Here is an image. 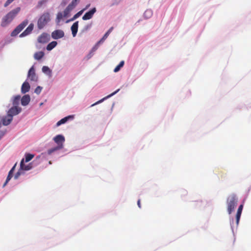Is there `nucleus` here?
Returning a JSON list of instances; mask_svg holds the SVG:
<instances>
[{
  "mask_svg": "<svg viewBox=\"0 0 251 251\" xmlns=\"http://www.w3.org/2000/svg\"><path fill=\"white\" fill-rule=\"evenodd\" d=\"M50 14L49 12H44L39 18L37 27L39 29H42L50 21Z\"/></svg>",
  "mask_w": 251,
  "mask_h": 251,
  "instance_id": "7ed1b4c3",
  "label": "nucleus"
},
{
  "mask_svg": "<svg viewBox=\"0 0 251 251\" xmlns=\"http://www.w3.org/2000/svg\"><path fill=\"white\" fill-rule=\"evenodd\" d=\"M57 149H60L59 148H58V147L54 149L49 150L48 151V153L49 154H50L52 152H53L54 151H56Z\"/></svg>",
  "mask_w": 251,
  "mask_h": 251,
  "instance_id": "2f4dec72",
  "label": "nucleus"
},
{
  "mask_svg": "<svg viewBox=\"0 0 251 251\" xmlns=\"http://www.w3.org/2000/svg\"><path fill=\"white\" fill-rule=\"evenodd\" d=\"M34 156V154L30 153H26L25 154V161L26 162L30 161Z\"/></svg>",
  "mask_w": 251,
  "mask_h": 251,
  "instance_id": "393cba45",
  "label": "nucleus"
},
{
  "mask_svg": "<svg viewBox=\"0 0 251 251\" xmlns=\"http://www.w3.org/2000/svg\"><path fill=\"white\" fill-rule=\"evenodd\" d=\"M70 13L69 11H67V9H65L64 11V17H67L68 14Z\"/></svg>",
  "mask_w": 251,
  "mask_h": 251,
  "instance_id": "72a5a7b5",
  "label": "nucleus"
},
{
  "mask_svg": "<svg viewBox=\"0 0 251 251\" xmlns=\"http://www.w3.org/2000/svg\"><path fill=\"white\" fill-rule=\"evenodd\" d=\"M21 100V97L19 95L13 97V100H12V104L14 106H18L20 101Z\"/></svg>",
  "mask_w": 251,
  "mask_h": 251,
  "instance_id": "aec40b11",
  "label": "nucleus"
},
{
  "mask_svg": "<svg viewBox=\"0 0 251 251\" xmlns=\"http://www.w3.org/2000/svg\"><path fill=\"white\" fill-rule=\"evenodd\" d=\"M137 204H138V206L139 208H141V202H140V200H138V201H137Z\"/></svg>",
  "mask_w": 251,
  "mask_h": 251,
  "instance_id": "c9c22d12",
  "label": "nucleus"
},
{
  "mask_svg": "<svg viewBox=\"0 0 251 251\" xmlns=\"http://www.w3.org/2000/svg\"><path fill=\"white\" fill-rule=\"evenodd\" d=\"M42 71L43 72H44V73H46V74H48L49 73V74H51V71L50 70V68L47 67V66H43L42 67Z\"/></svg>",
  "mask_w": 251,
  "mask_h": 251,
  "instance_id": "bb28decb",
  "label": "nucleus"
},
{
  "mask_svg": "<svg viewBox=\"0 0 251 251\" xmlns=\"http://www.w3.org/2000/svg\"><path fill=\"white\" fill-rule=\"evenodd\" d=\"M79 0H76V2H77V1H79Z\"/></svg>",
  "mask_w": 251,
  "mask_h": 251,
  "instance_id": "58836bf2",
  "label": "nucleus"
},
{
  "mask_svg": "<svg viewBox=\"0 0 251 251\" xmlns=\"http://www.w3.org/2000/svg\"><path fill=\"white\" fill-rule=\"evenodd\" d=\"M74 7H75L77 4L76 0H73L71 3Z\"/></svg>",
  "mask_w": 251,
  "mask_h": 251,
  "instance_id": "f704fd0d",
  "label": "nucleus"
},
{
  "mask_svg": "<svg viewBox=\"0 0 251 251\" xmlns=\"http://www.w3.org/2000/svg\"><path fill=\"white\" fill-rule=\"evenodd\" d=\"M32 166L31 163L26 165L24 164V159L23 158L20 163V170L22 171H28L32 168Z\"/></svg>",
  "mask_w": 251,
  "mask_h": 251,
  "instance_id": "f8f14e48",
  "label": "nucleus"
},
{
  "mask_svg": "<svg viewBox=\"0 0 251 251\" xmlns=\"http://www.w3.org/2000/svg\"><path fill=\"white\" fill-rule=\"evenodd\" d=\"M16 164L14 165V166L12 168V169L10 170V171L8 173V176L7 177V178L6 179V181L5 183L3 185V187H5L7 183L8 182V181L11 179L13 176V173L15 170V167H16Z\"/></svg>",
  "mask_w": 251,
  "mask_h": 251,
  "instance_id": "2eb2a0df",
  "label": "nucleus"
},
{
  "mask_svg": "<svg viewBox=\"0 0 251 251\" xmlns=\"http://www.w3.org/2000/svg\"><path fill=\"white\" fill-rule=\"evenodd\" d=\"M22 109L19 106H13L8 111L7 114L13 118L14 116L18 115L21 112Z\"/></svg>",
  "mask_w": 251,
  "mask_h": 251,
  "instance_id": "423d86ee",
  "label": "nucleus"
},
{
  "mask_svg": "<svg viewBox=\"0 0 251 251\" xmlns=\"http://www.w3.org/2000/svg\"><path fill=\"white\" fill-rule=\"evenodd\" d=\"M21 11V8L17 7L7 13L1 19L0 25L6 27L9 25Z\"/></svg>",
  "mask_w": 251,
  "mask_h": 251,
  "instance_id": "f257e3e1",
  "label": "nucleus"
},
{
  "mask_svg": "<svg viewBox=\"0 0 251 251\" xmlns=\"http://www.w3.org/2000/svg\"><path fill=\"white\" fill-rule=\"evenodd\" d=\"M64 17V15L61 12H59L57 14V18L58 19H61Z\"/></svg>",
  "mask_w": 251,
  "mask_h": 251,
  "instance_id": "473e14b6",
  "label": "nucleus"
},
{
  "mask_svg": "<svg viewBox=\"0 0 251 251\" xmlns=\"http://www.w3.org/2000/svg\"><path fill=\"white\" fill-rule=\"evenodd\" d=\"M149 13L150 14L151 13V11H148V10H147L145 13V15L147 14V13Z\"/></svg>",
  "mask_w": 251,
  "mask_h": 251,
  "instance_id": "e433bc0d",
  "label": "nucleus"
},
{
  "mask_svg": "<svg viewBox=\"0 0 251 251\" xmlns=\"http://www.w3.org/2000/svg\"><path fill=\"white\" fill-rule=\"evenodd\" d=\"M64 36V32L62 30H55L51 33V37L54 39H58Z\"/></svg>",
  "mask_w": 251,
  "mask_h": 251,
  "instance_id": "6e6552de",
  "label": "nucleus"
},
{
  "mask_svg": "<svg viewBox=\"0 0 251 251\" xmlns=\"http://www.w3.org/2000/svg\"><path fill=\"white\" fill-rule=\"evenodd\" d=\"M119 91V89H118L117 90H116V91H115L114 92L111 93V94L109 95L108 96H107L106 97L100 100L99 101L96 102V103L93 104L92 105H91V106H93L101 102H102L104 100L106 99V98H110L111 97V96H113L114 95H115V94H116L118 91Z\"/></svg>",
  "mask_w": 251,
  "mask_h": 251,
  "instance_id": "b1692460",
  "label": "nucleus"
},
{
  "mask_svg": "<svg viewBox=\"0 0 251 251\" xmlns=\"http://www.w3.org/2000/svg\"><path fill=\"white\" fill-rule=\"evenodd\" d=\"M243 208V204L240 205L238 208V210H237V213L236 214V222L237 225H238L239 224Z\"/></svg>",
  "mask_w": 251,
  "mask_h": 251,
  "instance_id": "ddd939ff",
  "label": "nucleus"
},
{
  "mask_svg": "<svg viewBox=\"0 0 251 251\" xmlns=\"http://www.w3.org/2000/svg\"><path fill=\"white\" fill-rule=\"evenodd\" d=\"M113 29V27H110L109 29V30L104 34V35H103L102 38L99 41V42L98 43L99 44V43L103 42L107 38V37L109 36V34L112 32Z\"/></svg>",
  "mask_w": 251,
  "mask_h": 251,
  "instance_id": "412c9836",
  "label": "nucleus"
},
{
  "mask_svg": "<svg viewBox=\"0 0 251 251\" xmlns=\"http://www.w3.org/2000/svg\"><path fill=\"white\" fill-rule=\"evenodd\" d=\"M73 118V117L72 116H68L67 117H66L61 119L60 121H59L56 123V126H59L61 125L65 124V123H66L68 121V120L69 119H72Z\"/></svg>",
  "mask_w": 251,
  "mask_h": 251,
  "instance_id": "6ab92c4d",
  "label": "nucleus"
},
{
  "mask_svg": "<svg viewBox=\"0 0 251 251\" xmlns=\"http://www.w3.org/2000/svg\"><path fill=\"white\" fill-rule=\"evenodd\" d=\"M44 55V53L43 51H39L35 53L34 55V57L36 60L41 59Z\"/></svg>",
  "mask_w": 251,
  "mask_h": 251,
  "instance_id": "5701e85b",
  "label": "nucleus"
},
{
  "mask_svg": "<svg viewBox=\"0 0 251 251\" xmlns=\"http://www.w3.org/2000/svg\"><path fill=\"white\" fill-rule=\"evenodd\" d=\"M30 88L29 84L27 82H24L21 88L22 93L23 94L26 93L29 91Z\"/></svg>",
  "mask_w": 251,
  "mask_h": 251,
  "instance_id": "dca6fc26",
  "label": "nucleus"
},
{
  "mask_svg": "<svg viewBox=\"0 0 251 251\" xmlns=\"http://www.w3.org/2000/svg\"><path fill=\"white\" fill-rule=\"evenodd\" d=\"M96 12V8H93L89 11L86 12L82 17L83 20H88L91 19L94 14Z\"/></svg>",
  "mask_w": 251,
  "mask_h": 251,
  "instance_id": "9b49d317",
  "label": "nucleus"
},
{
  "mask_svg": "<svg viewBox=\"0 0 251 251\" xmlns=\"http://www.w3.org/2000/svg\"><path fill=\"white\" fill-rule=\"evenodd\" d=\"M75 7L73 6L71 3H70L68 6L66 7L67 11H69L70 12L74 9Z\"/></svg>",
  "mask_w": 251,
  "mask_h": 251,
  "instance_id": "7c9ffc66",
  "label": "nucleus"
},
{
  "mask_svg": "<svg viewBox=\"0 0 251 251\" xmlns=\"http://www.w3.org/2000/svg\"><path fill=\"white\" fill-rule=\"evenodd\" d=\"M90 4H88V5L86 6L85 8H84V9H85V10H86V9H87V8L90 6Z\"/></svg>",
  "mask_w": 251,
  "mask_h": 251,
  "instance_id": "4c0bfd02",
  "label": "nucleus"
},
{
  "mask_svg": "<svg viewBox=\"0 0 251 251\" xmlns=\"http://www.w3.org/2000/svg\"><path fill=\"white\" fill-rule=\"evenodd\" d=\"M238 199L236 195L232 194L229 195L226 200L227 210L229 214H230L234 210L237 205Z\"/></svg>",
  "mask_w": 251,
  "mask_h": 251,
  "instance_id": "f03ea898",
  "label": "nucleus"
},
{
  "mask_svg": "<svg viewBox=\"0 0 251 251\" xmlns=\"http://www.w3.org/2000/svg\"><path fill=\"white\" fill-rule=\"evenodd\" d=\"M1 120L3 125L7 126L10 124L13 118L7 114L6 116L3 117Z\"/></svg>",
  "mask_w": 251,
  "mask_h": 251,
  "instance_id": "4468645a",
  "label": "nucleus"
},
{
  "mask_svg": "<svg viewBox=\"0 0 251 251\" xmlns=\"http://www.w3.org/2000/svg\"><path fill=\"white\" fill-rule=\"evenodd\" d=\"M54 141L57 144L58 148L62 149L65 141V138L62 135H57L53 138Z\"/></svg>",
  "mask_w": 251,
  "mask_h": 251,
  "instance_id": "39448f33",
  "label": "nucleus"
},
{
  "mask_svg": "<svg viewBox=\"0 0 251 251\" xmlns=\"http://www.w3.org/2000/svg\"><path fill=\"white\" fill-rule=\"evenodd\" d=\"M21 100L22 104L23 106H26L29 103L30 98L29 95H25L22 97Z\"/></svg>",
  "mask_w": 251,
  "mask_h": 251,
  "instance_id": "f3484780",
  "label": "nucleus"
},
{
  "mask_svg": "<svg viewBox=\"0 0 251 251\" xmlns=\"http://www.w3.org/2000/svg\"><path fill=\"white\" fill-rule=\"evenodd\" d=\"M85 10V9H83L81 10H80V11H79L78 12H77L76 14H75L73 18V20H74V19H75L76 18H77L79 16H80L82 13H83V12Z\"/></svg>",
  "mask_w": 251,
  "mask_h": 251,
  "instance_id": "cd10ccee",
  "label": "nucleus"
},
{
  "mask_svg": "<svg viewBox=\"0 0 251 251\" xmlns=\"http://www.w3.org/2000/svg\"><path fill=\"white\" fill-rule=\"evenodd\" d=\"M50 39V35L46 33H43L38 37V42L40 43H46L48 42Z\"/></svg>",
  "mask_w": 251,
  "mask_h": 251,
  "instance_id": "1a4fd4ad",
  "label": "nucleus"
},
{
  "mask_svg": "<svg viewBox=\"0 0 251 251\" xmlns=\"http://www.w3.org/2000/svg\"><path fill=\"white\" fill-rule=\"evenodd\" d=\"M28 77L31 81H37L38 80V77L35 74V70L33 66H32L28 71Z\"/></svg>",
  "mask_w": 251,
  "mask_h": 251,
  "instance_id": "0eeeda50",
  "label": "nucleus"
},
{
  "mask_svg": "<svg viewBox=\"0 0 251 251\" xmlns=\"http://www.w3.org/2000/svg\"><path fill=\"white\" fill-rule=\"evenodd\" d=\"M21 171H22V170L20 169V170H19V171H18L16 173V174H15V176H14V178H15V179H18V178H19V177L20 176V175H21Z\"/></svg>",
  "mask_w": 251,
  "mask_h": 251,
  "instance_id": "c756f323",
  "label": "nucleus"
},
{
  "mask_svg": "<svg viewBox=\"0 0 251 251\" xmlns=\"http://www.w3.org/2000/svg\"><path fill=\"white\" fill-rule=\"evenodd\" d=\"M42 89V88L41 86H38L35 89L34 92L37 94H39L41 93Z\"/></svg>",
  "mask_w": 251,
  "mask_h": 251,
  "instance_id": "c85d7f7f",
  "label": "nucleus"
},
{
  "mask_svg": "<svg viewBox=\"0 0 251 251\" xmlns=\"http://www.w3.org/2000/svg\"><path fill=\"white\" fill-rule=\"evenodd\" d=\"M28 23V21L27 20H25L24 21H23L11 32V36L12 37H15L17 36L27 25Z\"/></svg>",
  "mask_w": 251,
  "mask_h": 251,
  "instance_id": "20e7f679",
  "label": "nucleus"
},
{
  "mask_svg": "<svg viewBox=\"0 0 251 251\" xmlns=\"http://www.w3.org/2000/svg\"><path fill=\"white\" fill-rule=\"evenodd\" d=\"M124 63H125L124 61H121V62H120L119 64L118 65H117V66L115 67V69H114V72H118V71L120 70L121 68H122V67L124 66Z\"/></svg>",
  "mask_w": 251,
  "mask_h": 251,
  "instance_id": "a878e982",
  "label": "nucleus"
},
{
  "mask_svg": "<svg viewBox=\"0 0 251 251\" xmlns=\"http://www.w3.org/2000/svg\"><path fill=\"white\" fill-rule=\"evenodd\" d=\"M34 28V24L32 23H31L29 24V25L27 26V27L25 30L24 31H23L20 35V37H23L25 36H26L29 34H30L32 31L33 30Z\"/></svg>",
  "mask_w": 251,
  "mask_h": 251,
  "instance_id": "9d476101",
  "label": "nucleus"
},
{
  "mask_svg": "<svg viewBox=\"0 0 251 251\" xmlns=\"http://www.w3.org/2000/svg\"><path fill=\"white\" fill-rule=\"evenodd\" d=\"M78 22L77 21L74 23L71 26V30L73 37L76 36L78 30Z\"/></svg>",
  "mask_w": 251,
  "mask_h": 251,
  "instance_id": "a211bd4d",
  "label": "nucleus"
},
{
  "mask_svg": "<svg viewBox=\"0 0 251 251\" xmlns=\"http://www.w3.org/2000/svg\"><path fill=\"white\" fill-rule=\"evenodd\" d=\"M57 43L56 41H52L47 46V50H52L54 48L56 47Z\"/></svg>",
  "mask_w": 251,
  "mask_h": 251,
  "instance_id": "4be33fe9",
  "label": "nucleus"
}]
</instances>
